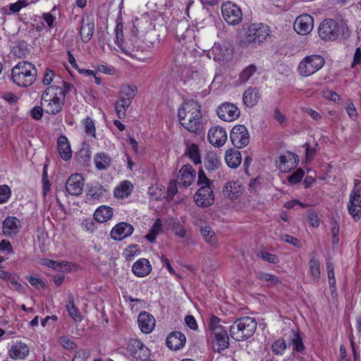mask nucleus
<instances>
[{
    "instance_id": "31",
    "label": "nucleus",
    "mask_w": 361,
    "mask_h": 361,
    "mask_svg": "<svg viewBox=\"0 0 361 361\" xmlns=\"http://www.w3.org/2000/svg\"><path fill=\"white\" fill-rule=\"evenodd\" d=\"M94 30V24L92 22H85V19L81 20V26L80 28V35L81 39L84 43L88 42Z\"/></svg>"
},
{
    "instance_id": "44",
    "label": "nucleus",
    "mask_w": 361,
    "mask_h": 361,
    "mask_svg": "<svg viewBox=\"0 0 361 361\" xmlns=\"http://www.w3.org/2000/svg\"><path fill=\"white\" fill-rule=\"evenodd\" d=\"M291 343L293 346V350L298 352H302L305 346L302 343V338L300 334L295 331H292V337L290 339Z\"/></svg>"
},
{
    "instance_id": "47",
    "label": "nucleus",
    "mask_w": 361,
    "mask_h": 361,
    "mask_svg": "<svg viewBox=\"0 0 361 361\" xmlns=\"http://www.w3.org/2000/svg\"><path fill=\"white\" fill-rule=\"evenodd\" d=\"M257 68L254 65H250L246 67L240 74V80L245 83L248 81L250 78L256 72Z\"/></svg>"
},
{
    "instance_id": "45",
    "label": "nucleus",
    "mask_w": 361,
    "mask_h": 361,
    "mask_svg": "<svg viewBox=\"0 0 361 361\" xmlns=\"http://www.w3.org/2000/svg\"><path fill=\"white\" fill-rule=\"evenodd\" d=\"M257 279L262 281L269 282L270 285H276L281 281L279 278L271 274L266 272H259L257 274Z\"/></svg>"
},
{
    "instance_id": "23",
    "label": "nucleus",
    "mask_w": 361,
    "mask_h": 361,
    "mask_svg": "<svg viewBox=\"0 0 361 361\" xmlns=\"http://www.w3.org/2000/svg\"><path fill=\"white\" fill-rule=\"evenodd\" d=\"M137 323L140 329L145 334H149L154 329L156 320L154 317L148 312H141L137 317Z\"/></svg>"
},
{
    "instance_id": "59",
    "label": "nucleus",
    "mask_w": 361,
    "mask_h": 361,
    "mask_svg": "<svg viewBox=\"0 0 361 361\" xmlns=\"http://www.w3.org/2000/svg\"><path fill=\"white\" fill-rule=\"evenodd\" d=\"M307 221L314 228H317L319 226V220L318 216L314 212H308Z\"/></svg>"
},
{
    "instance_id": "19",
    "label": "nucleus",
    "mask_w": 361,
    "mask_h": 361,
    "mask_svg": "<svg viewBox=\"0 0 361 361\" xmlns=\"http://www.w3.org/2000/svg\"><path fill=\"white\" fill-rule=\"evenodd\" d=\"M128 352L136 359L145 360L147 356L148 349L137 339H130L127 345Z\"/></svg>"
},
{
    "instance_id": "16",
    "label": "nucleus",
    "mask_w": 361,
    "mask_h": 361,
    "mask_svg": "<svg viewBox=\"0 0 361 361\" xmlns=\"http://www.w3.org/2000/svg\"><path fill=\"white\" fill-rule=\"evenodd\" d=\"M194 200L199 207H207L214 202V194L211 187H200L194 196Z\"/></svg>"
},
{
    "instance_id": "57",
    "label": "nucleus",
    "mask_w": 361,
    "mask_h": 361,
    "mask_svg": "<svg viewBox=\"0 0 361 361\" xmlns=\"http://www.w3.org/2000/svg\"><path fill=\"white\" fill-rule=\"evenodd\" d=\"M157 231H158V219H156L154 222L153 227L151 228L149 232L145 235V238L151 243L155 242Z\"/></svg>"
},
{
    "instance_id": "6",
    "label": "nucleus",
    "mask_w": 361,
    "mask_h": 361,
    "mask_svg": "<svg viewBox=\"0 0 361 361\" xmlns=\"http://www.w3.org/2000/svg\"><path fill=\"white\" fill-rule=\"evenodd\" d=\"M324 65V58L319 54L305 57L298 64V71L300 75L307 77L319 71Z\"/></svg>"
},
{
    "instance_id": "2",
    "label": "nucleus",
    "mask_w": 361,
    "mask_h": 361,
    "mask_svg": "<svg viewBox=\"0 0 361 361\" xmlns=\"http://www.w3.org/2000/svg\"><path fill=\"white\" fill-rule=\"evenodd\" d=\"M68 85L63 82V86H50L46 88L41 97V104L49 114L55 115L60 112L68 92Z\"/></svg>"
},
{
    "instance_id": "58",
    "label": "nucleus",
    "mask_w": 361,
    "mask_h": 361,
    "mask_svg": "<svg viewBox=\"0 0 361 361\" xmlns=\"http://www.w3.org/2000/svg\"><path fill=\"white\" fill-rule=\"evenodd\" d=\"M0 252L10 255L13 253V249L9 240L4 239L0 241Z\"/></svg>"
},
{
    "instance_id": "42",
    "label": "nucleus",
    "mask_w": 361,
    "mask_h": 361,
    "mask_svg": "<svg viewBox=\"0 0 361 361\" xmlns=\"http://www.w3.org/2000/svg\"><path fill=\"white\" fill-rule=\"evenodd\" d=\"M221 161L214 154H208L205 159V166L209 170H214L219 167Z\"/></svg>"
},
{
    "instance_id": "40",
    "label": "nucleus",
    "mask_w": 361,
    "mask_h": 361,
    "mask_svg": "<svg viewBox=\"0 0 361 361\" xmlns=\"http://www.w3.org/2000/svg\"><path fill=\"white\" fill-rule=\"evenodd\" d=\"M243 102L247 106H253L257 102V94L253 88H248L243 94Z\"/></svg>"
},
{
    "instance_id": "50",
    "label": "nucleus",
    "mask_w": 361,
    "mask_h": 361,
    "mask_svg": "<svg viewBox=\"0 0 361 361\" xmlns=\"http://www.w3.org/2000/svg\"><path fill=\"white\" fill-rule=\"evenodd\" d=\"M29 4L30 2L27 0H18L14 4H9L8 6L11 13H18L21 8L27 6Z\"/></svg>"
},
{
    "instance_id": "28",
    "label": "nucleus",
    "mask_w": 361,
    "mask_h": 361,
    "mask_svg": "<svg viewBox=\"0 0 361 361\" xmlns=\"http://www.w3.org/2000/svg\"><path fill=\"white\" fill-rule=\"evenodd\" d=\"M132 271L137 276L143 277L150 272V263L145 258L140 259L133 264Z\"/></svg>"
},
{
    "instance_id": "15",
    "label": "nucleus",
    "mask_w": 361,
    "mask_h": 361,
    "mask_svg": "<svg viewBox=\"0 0 361 361\" xmlns=\"http://www.w3.org/2000/svg\"><path fill=\"white\" fill-rule=\"evenodd\" d=\"M214 348L218 352L226 349L229 345V338L226 329L222 327H213Z\"/></svg>"
},
{
    "instance_id": "43",
    "label": "nucleus",
    "mask_w": 361,
    "mask_h": 361,
    "mask_svg": "<svg viewBox=\"0 0 361 361\" xmlns=\"http://www.w3.org/2000/svg\"><path fill=\"white\" fill-rule=\"evenodd\" d=\"M188 154L190 160L195 164H199L201 163V157L200 155V151L197 145L192 144L188 147Z\"/></svg>"
},
{
    "instance_id": "22",
    "label": "nucleus",
    "mask_w": 361,
    "mask_h": 361,
    "mask_svg": "<svg viewBox=\"0 0 361 361\" xmlns=\"http://www.w3.org/2000/svg\"><path fill=\"white\" fill-rule=\"evenodd\" d=\"M196 172L190 164L184 165L179 171L178 183L184 187H188L194 182Z\"/></svg>"
},
{
    "instance_id": "3",
    "label": "nucleus",
    "mask_w": 361,
    "mask_h": 361,
    "mask_svg": "<svg viewBox=\"0 0 361 361\" xmlns=\"http://www.w3.org/2000/svg\"><path fill=\"white\" fill-rule=\"evenodd\" d=\"M37 71L34 65L27 61H20L11 71V79L19 87H27L34 83Z\"/></svg>"
},
{
    "instance_id": "33",
    "label": "nucleus",
    "mask_w": 361,
    "mask_h": 361,
    "mask_svg": "<svg viewBox=\"0 0 361 361\" xmlns=\"http://www.w3.org/2000/svg\"><path fill=\"white\" fill-rule=\"evenodd\" d=\"M111 162V157L104 152H99L95 154L94 163L98 170L106 169Z\"/></svg>"
},
{
    "instance_id": "7",
    "label": "nucleus",
    "mask_w": 361,
    "mask_h": 361,
    "mask_svg": "<svg viewBox=\"0 0 361 361\" xmlns=\"http://www.w3.org/2000/svg\"><path fill=\"white\" fill-rule=\"evenodd\" d=\"M233 51V47L227 42L214 43L207 51V56L220 64H224L232 60Z\"/></svg>"
},
{
    "instance_id": "5",
    "label": "nucleus",
    "mask_w": 361,
    "mask_h": 361,
    "mask_svg": "<svg viewBox=\"0 0 361 361\" xmlns=\"http://www.w3.org/2000/svg\"><path fill=\"white\" fill-rule=\"evenodd\" d=\"M270 35V30L268 25L262 23L250 24L245 34V38L240 41L241 47H248L250 44H261Z\"/></svg>"
},
{
    "instance_id": "20",
    "label": "nucleus",
    "mask_w": 361,
    "mask_h": 361,
    "mask_svg": "<svg viewBox=\"0 0 361 361\" xmlns=\"http://www.w3.org/2000/svg\"><path fill=\"white\" fill-rule=\"evenodd\" d=\"M20 221L15 216H7L2 223V231L4 235L13 238L19 232Z\"/></svg>"
},
{
    "instance_id": "4",
    "label": "nucleus",
    "mask_w": 361,
    "mask_h": 361,
    "mask_svg": "<svg viewBox=\"0 0 361 361\" xmlns=\"http://www.w3.org/2000/svg\"><path fill=\"white\" fill-rule=\"evenodd\" d=\"M257 329L254 318L244 317L238 319L230 327V335L235 341H244L251 337Z\"/></svg>"
},
{
    "instance_id": "61",
    "label": "nucleus",
    "mask_w": 361,
    "mask_h": 361,
    "mask_svg": "<svg viewBox=\"0 0 361 361\" xmlns=\"http://www.w3.org/2000/svg\"><path fill=\"white\" fill-rule=\"evenodd\" d=\"M60 343L64 348L68 350H73L75 348V343L66 336L61 337Z\"/></svg>"
},
{
    "instance_id": "18",
    "label": "nucleus",
    "mask_w": 361,
    "mask_h": 361,
    "mask_svg": "<svg viewBox=\"0 0 361 361\" xmlns=\"http://www.w3.org/2000/svg\"><path fill=\"white\" fill-rule=\"evenodd\" d=\"M84 178L80 173L71 175L66 181V189L71 195H79L83 191Z\"/></svg>"
},
{
    "instance_id": "63",
    "label": "nucleus",
    "mask_w": 361,
    "mask_h": 361,
    "mask_svg": "<svg viewBox=\"0 0 361 361\" xmlns=\"http://www.w3.org/2000/svg\"><path fill=\"white\" fill-rule=\"evenodd\" d=\"M281 240L288 243H290L295 247H300V240L290 235L286 234V235H282Z\"/></svg>"
},
{
    "instance_id": "9",
    "label": "nucleus",
    "mask_w": 361,
    "mask_h": 361,
    "mask_svg": "<svg viewBox=\"0 0 361 361\" xmlns=\"http://www.w3.org/2000/svg\"><path fill=\"white\" fill-rule=\"evenodd\" d=\"M221 13L224 19L230 25H237L243 19V13L240 7L230 1L222 4Z\"/></svg>"
},
{
    "instance_id": "53",
    "label": "nucleus",
    "mask_w": 361,
    "mask_h": 361,
    "mask_svg": "<svg viewBox=\"0 0 361 361\" xmlns=\"http://www.w3.org/2000/svg\"><path fill=\"white\" fill-rule=\"evenodd\" d=\"M82 229L89 233H93L97 229V226L91 219H84L81 224Z\"/></svg>"
},
{
    "instance_id": "37",
    "label": "nucleus",
    "mask_w": 361,
    "mask_h": 361,
    "mask_svg": "<svg viewBox=\"0 0 361 361\" xmlns=\"http://www.w3.org/2000/svg\"><path fill=\"white\" fill-rule=\"evenodd\" d=\"M67 311L68 312L69 315L76 322L80 321L82 319V316L78 310V308L74 305L73 297L71 294L68 295V304L66 305Z\"/></svg>"
},
{
    "instance_id": "60",
    "label": "nucleus",
    "mask_w": 361,
    "mask_h": 361,
    "mask_svg": "<svg viewBox=\"0 0 361 361\" xmlns=\"http://www.w3.org/2000/svg\"><path fill=\"white\" fill-rule=\"evenodd\" d=\"M178 191L177 185L175 181H171L169 183L167 188V196L166 198L169 200L173 199V196L176 194Z\"/></svg>"
},
{
    "instance_id": "8",
    "label": "nucleus",
    "mask_w": 361,
    "mask_h": 361,
    "mask_svg": "<svg viewBox=\"0 0 361 361\" xmlns=\"http://www.w3.org/2000/svg\"><path fill=\"white\" fill-rule=\"evenodd\" d=\"M361 180H355L348 203V211L354 221H357L361 218Z\"/></svg>"
},
{
    "instance_id": "64",
    "label": "nucleus",
    "mask_w": 361,
    "mask_h": 361,
    "mask_svg": "<svg viewBox=\"0 0 361 361\" xmlns=\"http://www.w3.org/2000/svg\"><path fill=\"white\" fill-rule=\"evenodd\" d=\"M43 115V109L42 106H35L31 110V116L33 119L40 120Z\"/></svg>"
},
{
    "instance_id": "12",
    "label": "nucleus",
    "mask_w": 361,
    "mask_h": 361,
    "mask_svg": "<svg viewBox=\"0 0 361 361\" xmlns=\"http://www.w3.org/2000/svg\"><path fill=\"white\" fill-rule=\"evenodd\" d=\"M216 114L222 121L232 122L238 118L240 111L234 104L224 102L217 108Z\"/></svg>"
},
{
    "instance_id": "48",
    "label": "nucleus",
    "mask_w": 361,
    "mask_h": 361,
    "mask_svg": "<svg viewBox=\"0 0 361 361\" xmlns=\"http://www.w3.org/2000/svg\"><path fill=\"white\" fill-rule=\"evenodd\" d=\"M82 123L84 125L85 133L95 137L96 129L92 119L90 117L87 116L83 120Z\"/></svg>"
},
{
    "instance_id": "39",
    "label": "nucleus",
    "mask_w": 361,
    "mask_h": 361,
    "mask_svg": "<svg viewBox=\"0 0 361 361\" xmlns=\"http://www.w3.org/2000/svg\"><path fill=\"white\" fill-rule=\"evenodd\" d=\"M310 273L314 280H319L320 278V264L319 261L312 257L309 262Z\"/></svg>"
},
{
    "instance_id": "25",
    "label": "nucleus",
    "mask_w": 361,
    "mask_h": 361,
    "mask_svg": "<svg viewBox=\"0 0 361 361\" xmlns=\"http://www.w3.org/2000/svg\"><path fill=\"white\" fill-rule=\"evenodd\" d=\"M185 336L180 331L171 333L166 338V345L171 350H178L182 348L185 343Z\"/></svg>"
},
{
    "instance_id": "54",
    "label": "nucleus",
    "mask_w": 361,
    "mask_h": 361,
    "mask_svg": "<svg viewBox=\"0 0 361 361\" xmlns=\"http://www.w3.org/2000/svg\"><path fill=\"white\" fill-rule=\"evenodd\" d=\"M210 180L207 178L203 170L198 171L197 184L200 187H210Z\"/></svg>"
},
{
    "instance_id": "36",
    "label": "nucleus",
    "mask_w": 361,
    "mask_h": 361,
    "mask_svg": "<svg viewBox=\"0 0 361 361\" xmlns=\"http://www.w3.org/2000/svg\"><path fill=\"white\" fill-rule=\"evenodd\" d=\"M116 39L115 43L119 46L122 51L127 55H130V53L124 49L123 47V24L119 19L116 20V26L114 30Z\"/></svg>"
},
{
    "instance_id": "38",
    "label": "nucleus",
    "mask_w": 361,
    "mask_h": 361,
    "mask_svg": "<svg viewBox=\"0 0 361 361\" xmlns=\"http://www.w3.org/2000/svg\"><path fill=\"white\" fill-rule=\"evenodd\" d=\"M137 90L135 85H126L123 86L119 93L120 98L126 99L132 102V100L135 97Z\"/></svg>"
},
{
    "instance_id": "14",
    "label": "nucleus",
    "mask_w": 361,
    "mask_h": 361,
    "mask_svg": "<svg viewBox=\"0 0 361 361\" xmlns=\"http://www.w3.org/2000/svg\"><path fill=\"white\" fill-rule=\"evenodd\" d=\"M314 27L313 18L309 14H302L296 18L294 23L295 32L301 35L309 34Z\"/></svg>"
},
{
    "instance_id": "34",
    "label": "nucleus",
    "mask_w": 361,
    "mask_h": 361,
    "mask_svg": "<svg viewBox=\"0 0 361 361\" xmlns=\"http://www.w3.org/2000/svg\"><path fill=\"white\" fill-rule=\"evenodd\" d=\"M200 233L204 240L212 247L217 246V239L214 231L209 226L201 228Z\"/></svg>"
},
{
    "instance_id": "52",
    "label": "nucleus",
    "mask_w": 361,
    "mask_h": 361,
    "mask_svg": "<svg viewBox=\"0 0 361 361\" xmlns=\"http://www.w3.org/2000/svg\"><path fill=\"white\" fill-rule=\"evenodd\" d=\"M304 175V171L301 169H298L288 177V181L291 184L298 183L302 180Z\"/></svg>"
},
{
    "instance_id": "1",
    "label": "nucleus",
    "mask_w": 361,
    "mask_h": 361,
    "mask_svg": "<svg viewBox=\"0 0 361 361\" xmlns=\"http://www.w3.org/2000/svg\"><path fill=\"white\" fill-rule=\"evenodd\" d=\"M178 118L180 124L188 131L198 134L202 129L201 106L194 100L183 103L178 110Z\"/></svg>"
},
{
    "instance_id": "46",
    "label": "nucleus",
    "mask_w": 361,
    "mask_h": 361,
    "mask_svg": "<svg viewBox=\"0 0 361 361\" xmlns=\"http://www.w3.org/2000/svg\"><path fill=\"white\" fill-rule=\"evenodd\" d=\"M272 350L276 355H283L287 346L284 339L279 338L272 344Z\"/></svg>"
},
{
    "instance_id": "51",
    "label": "nucleus",
    "mask_w": 361,
    "mask_h": 361,
    "mask_svg": "<svg viewBox=\"0 0 361 361\" xmlns=\"http://www.w3.org/2000/svg\"><path fill=\"white\" fill-rule=\"evenodd\" d=\"M259 257L269 263L277 264L279 262V258L277 255L271 254L266 251H261L259 253Z\"/></svg>"
},
{
    "instance_id": "26",
    "label": "nucleus",
    "mask_w": 361,
    "mask_h": 361,
    "mask_svg": "<svg viewBox=\"0 0 361 361\" xmlns=\"http://www.w3.org/2000/svg\"><path fill=\"white\" fill-rule=\"evenodd\" d=\"M242 192V185L238 181H230L223 189L224 195L230 200L236 199Z\"/></svg>"
},
{
    "instance_id": "32",
    "label": "nucleus",
    "mask_w": 361,
    "mask_h": 361,
    "mask_svg": "<svg viewBox=\"0 0 361 361\" xmlns=\"http://www.w3.org/2000/svg\"><path fill=\"white\" fill-rule=\"evenodd\" d=\"M133 186L129 180L121 182L114 190V195L117 198L128 197L133 190Z\"/></svg>"
},
{
    "instance_id": "56",
    "label": "nucleus",
    "mask_w": 361,
    "mask_h": 361,
    "mask_svg": "<svg viewBox=\"0 0 361 361\" xmlns=\"http://www.w3.org/2000/svg\"><path fill=\"white\" fill-rule=\"evenodd\" d=\"M89 351L83 349L78 350L75 352L72 361H86L89 357Z\"/></svg>"
},
{
    "instance_id": "62",
    "label": "nucleus",
    "mask_w": 361,
    "mask_h": 361,
    "mask_svg": "<svg viewBox=\"0 0 361 361\" xmlns=\"http://www.w3.org/2000/svg\"><path fill=\"white\" fill-rule=\"evenodd\" d=\"M54 77V72L51 70L47 68L45 71V73L44 74V77L42 79V83L44 85H50L51 82L53 81Z\"/></svg>"
},
{
    "instance_id": "55",
    "label": "nucleus",
    "mask_w": 361,
    "mask_h": 361,
    "mask_svg": "<svg viewBox=\"0 0 361 361\" xmlns=\"http://www.w3.org/2000/svg\"><path fill=\"white\" fill-rule=\"evenodd\" d=\"M11 196V189L6 185L0 186V203L6 202Z\"/></svg>"
},
{
    "instance_id": "27",
    "label": "nucleus",
    "mask_w": 361,
    "mask_h": 361,
    "mask_svg": "<svg viewBox=\"0 0 361 361\" xmlns=\"http://www.w3.org/2000/svg\"><path fill=\"white\" fill-rule=\"evenodd\" d=\"M57 148L61 157L67 161L71 158L72 151L68 138L61 135L57 140Z\"/></svg>"
},
{
    "instance_id": "11",
    "label": "nucleus",
    "mask_w": 361,
    "mask_h": 361,
    "mask_svg": "<svg viewBox=\"0 0 361 361\" xmlns=\"http://www.w3.org/2000/svg\"><path fill=\"white\" fill-rule=\"evenodd\" d=\"M230 140L238 149L245 147L249 144L250 135L244 125L235 126L230 133Z\"/></svg>"
},
{
    "instance_id": "30",
    "label": "nucleus",
    "mask_w": 361,
    "mask_h": 361,
    "mask_svg": "<svg viewBox=\"0 0 361 361\" xmlns=\"http://www.w3.org/2000/svg\"><path fill=\"white\" fill-rule=\"evenodd\" d=\"M112 216L113 209L106 205L99 207L94 213V219L99 223L107 221Z\"/></svg>"
},
{
    "instance_id": "29",
    "label": "nucleus",
    "mask_w": 361,
    "mask_h": 361,
    "mask_svg": "<svg viewBox=\"0 0 361 361\" xmlns=\"http://www.w3.org/2000/svg\"><path fill=\"white\" fill-rule=\"evenodd\" d=\"M225 161L230 168H237L242 161L240 152L235 149H229L225 153Z\"/></svg>"
},
{
    "instance_id": "10",
    "label": "nucleus",
    "mask_w": 361,
    "mask_h": 361,
    "mask_svg": "<svg viewBox=\"0 0 361 361\" xmlns=\"http://www.w3.org/2000/svg\"><path fill=\"white\" fill-rule=\"evenodd\" d=\"M319 37L325 41L335 40L339 35L337 22L333 19L322 21L318 28Z\"/></svg>"
},
{
    "instance_id": "17",
    "label": "nucleus",
    "mask_w": 361,
    "mask_h": 361,
    "mask_svg": "<svg viewBox=\"0 0 361 361\" xmlns=\"http://www.w3.org/2000/svg\"><path fill=\"white\" fill-rule=\"evenodd\" d=\"M207 139L211 145L216 147H220L223 146L227 140L226 131L223 127L213 126L208 131Z\"/></svg>"
},
{
    "instance_id": "13",
    "label": "nucleus",
    "mask_w": 361,
    "mask_h": 361,
    "mask_svg": "<svg viewBox=\"0 0 361 361\" xmlns=\"http://www.w3.org/2000/svg\"><path fill=\"white\" fill-rule=\"evenodd\" d=\"M298 162V156L288 152L279 157V161L276 162V167L283 173H288L297 166Z\"/></svg>"
},
{
    "instance_id": "49",
    "label": "nucleus",
    "mask_w": 361,
    "mask_h": 361,
    "mask_svg": "<svg viewBox=\"0 0 361 361\" xmlns=\"http://www.w3.org/2000/svg\"><path fill=\"white\" fill-rule=\"evenodd\" d=\"M171 226L175 234L180 238L185 235V230L183 226L177 219H171Z\"/></svg>"
},
{
    "instance_id": "24",
    "label": "nucleus",
    "mask_w": 361,
    "mask_h": 361,
    "mask_svg": "<svg viewBox=\"0 0 361 361\" xmlns=\"http://www.w3.org/2000/svg\"><path fill=\"white\" fill-rule=\"evenodd\" d=\"M30 353L29 347L21 341L13 344L8 350V355L13 360H24Z\"/></svg>"
},
{
    "instance_id": "35",
    "label": "nucleus",
    "mask_w": 361,
    "mask_h": 361,
    "mask_svg": "<svg viewBox=\"0 0 361 361\" xmlns=\"http://www.w3.org/2000/svg\"><path fill=\"white\" fill-rule=\"evenodd\" d=\"M131 103L132 102L130 101L120 97H118V99L116 101L115 110L116 115L119 118L122 119L126 117V111Z\"/></svg>"
},
{
    "instance_id": "21",
    "label": "nucleus",
    "mask_w": 361,
    "mask_h": 361,
    "mask_svg": "<svg viewBox=\"0 0 361 361\" xmlns=\"http://www.w3.org/2000/svg\"><path fill=\"white\" fill-rule=\"evenodd\" d=\"M134 231L133 226L126 222L116 224L111 231V237L116 240H121L130 235Z\"/></svg>"
},
{
    "instance_id": "41",
    "label": "nucleus",
    "mask_w": 361,
    "mask_h": 361,
    "mask_svg": "<svg viewBox=\"0 0 361 361\" xmlns=\"http://www.w3.org/2000/svg\"><path fill=\"white\" fill-rule=\"evenodd\" d=\"M140 254L138 245L136 244H131L125 248L123 255L128 261H131L135 256Z\"/></svg>"
}]
</instances>
